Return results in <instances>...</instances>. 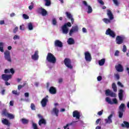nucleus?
Segmentation results:
<instances>
[{"label": "nucleus", "instance_id": "nucleus-20", "mask_svg": "<svg viewBox=\"0 0 129 129\" xmlns=\"http://www.w3.org/2000/svg\"><path fill=\"white\" fill-rule=\"evenodd\" d=\"M2 122L3 123V124L7 125V126H10L11 125V122H10V121H9V120H8L7 118H4L2 120Z\"/></svg>", "mask_w": 129, "mask_h": 129}, {"label": "nucleus", "instance_id": "nucleus-13", "mask_svg": "<svg viewBox=\"0 0 129 129\" xmlns=\"http://www.w3.org/2000/svg\"><path fill=\"white\" fill-rule=\"evenodd\" d=\"M116 43L118 45L122 44L123 43V38L119 35L117 36L116 37Z\"/></svg>", "mask_w": 129, "mask_h": 129}, {"label": "nucleus", "instance_id": "nucleus-42", "mask_svg": "<svg viewBox=\"0 0 129 129\" xmlns=\"http://www.w3.org/2000/svg\"><path fill=\"white\" fill-rule=\"evenodd\" d=\"M25 85H26V84H23V85H18V90H21V89H22V88H23V87H24L25 86Z\"/></svg>", "mask_w": 129, "mask_h": 129}, {"label": "nucleus", "instance_id": "nucleus-31", "mask_svg": "<svg viewBox=\"0 0 129 129\" xmlns=\"http://www.w3.org/2000/svg\"><path fill=\"white\" fill-rule=\"evenodd\" d=\"M45 2V6L46 7H50L51 6V1L50 0H44Z\"/></svg>", "mask_w": 129, "mask_h": 129}, {"label": "nucleus", "instance_id": "nucleus-17", "mask_svg": "<svg viewBox=\"0 0 129 129\" xmlns=\"http://www.w3.org/2000/svg\"><path fill=\"white\" fill-rule=\"evenodd\" d=\"M113 116V114H111L108 116V118L105 119V123H111L112 122V120L111 118Z\"/></svg>", "mask_w": 129, "mask_h": 129}, {"label": "nucleus", "instance_id": "nucleus-6", "mask_svg": "<svg viewBox=\"0 0 129 129\" xmlns=\"http://www.w3.org/2000/svg\"><path fill=\"white\" fill-rule=\"evenodd\" d=\"M78 31H79V27L77 25L73 26L69 32L70 36H72L74 33H78Z\"/></svg>", "mask_w": 129, "mask_h": 129}, {"label": "nucleus", "instance_id": "nucleus-36", "mask_svg": "<svg viewBox=\"0 0 129 129\" xmlns=\"http://www.w3.org/2000/svg\"><path fill=\"white\" fill-rule=\"evenodd\" d=\"M52 24L53 26H56L57 25V20L56 18H53L52 20Z\"/></svg>", "mask_w": 129, "mask_h": 129}, {"label": "nucleus", "instance_id": "nucleus-33", "mask_svg": "<svg viewBox=\"0 0 129 129\" xmlns=\"http://www.w3.org/2000/svg\"><path fill=\"white\" fill-rule=\"evenodd\" d=\"M28 27L29 30H30V31H32V30L33 29V23H32V22L28 23Z\"/></svg>", "mask_w": 129, "mask_h": 129}, {"label": "nucleus", "instance_id": "nucleus-53", "mask_svg": "<svg viewBox=\"0 0 129 129\" xmlns=\"http://www.w3.org/2000/svg\"><path fill=\"white\" fill-rule=\"evenodd\" d=\"M102 113H103V110H102L101 111H99L97 114L98 115H102Z\"/></svg>", "mask_w": 129, "mask_h": 129}, {"label": "nucleus", "instance_id": "nucleus-56", "mask_svg": "<svg viewBox=\"0 0 129 129\" xmlns=\"http://www.w3.org/2000/svg\"><path fill=\"white\" fill-rule=\"evenodd\" d=\"M10 73H12V74H15V70H14V69H11L10 70Z\"/></svg>", "mask_w": 129, "mask_h": 129}, {"label": "nucleus", "instance_id": "nucleus-45", "mask_svg": "<svg viewBox=\"0 0 129 129\" xmlns=\"http://www.w3.org/2000/svg\"><path fill=\"white\" fill-rule=\"evenodd\" d=\"M19 30V28L18 27H15L13 30V33L14 34H16L18 32V30Z\"/></svg>", "mask_w": 129, "mask_h": 129}, {"label": "nucleus", "instance_id": "nucleus-9", "mask_svg": "<svg viewBox=\"0 0 129 129\" xmlns=\"http://www.w3.org/2000/svg\"><path fill=\"white\" fill-rule=\"evenodd\" d=\"M49 96H46L45 97L43 98L42 100L40 102V103L41 104V106L42 107H45V106H47V103H48V98Z\"/></svg>", "mask_w": 129, "mask_h": 129}, {"label": "nucleus", "instance_id": "nucleus-57", "mask_svg": "<svg viewBox=\"0 0 129 129\" xmlns=\"http://www.w3.org/2000/svg\"><path fill=\"white\" fill-rule=\"evenodd\" d=\"M82 31L83 33H87V30L85 27L82 28Z\"/></svg>", "mask_w": 129, "mask_h": 129}, {"label": "nucleus", "instance_id": "nucleus-63", "mask_svg": "<svg viewBox=\"0 0 129 129\" xmlns=\"http://www.w3.org/2000/svg\"><path fill=\"white\" fill-rule=\"evenodd\" d=\"M63 82V79L60 78L58 79V83H62Z\"/></svg>", "mask_w": 129, "mask_h": 129}, {"label": "nucleus", "instance_id": "nucleus-39", "mask_svg": "<svg viewBox=\"0 0 129 129\" xmlns=\"http://www.w3.org/2000/svg\"><path fill=\"white\" fill-rule=\"evenodd\" d=\"M30 107L32 110H36V106L34 103H31Z\"/></svg>", "mask_w": 129, "mask_h": 129}, {"label": "nucleus", "instance_id": "nucleus-22", "mask_svg": "<svg viewBox=\"0 0 129 129\" xmlns=\"http://www.w3.org/2000/svg\"><path fill=\"white\" fill-rule=\"evenodd\" d=\"M118 97H119V100L120 101L122 100V99L123 98V90H122V89H120L119 91Z\"/></svg>", "mask_w": 129, "mask_h": 129}, {"label": "nucleus", "instance_id": "nucleus-14", "mask_svg": "<svg viewBox=\"0 0 129 129\" xmlns=\"http://www.w3.org/2000/svg\"><path fill=\"white\" fill-rule=\"evenodd\" d=\"M55 47H59V48H62L63 47V43L61 41L59 40H56L54 42Z\"/></svg>", "mask_w": 129, "mask_h": 129}, {"label": "nucleus", "instance_id": "nucleus-35", "mask_svg": "<svg viewBox=\"0 0 129 129\" xmlns=\"http://www.w3.org/2000/svg\"><path fill=\"white\" fill-rule=\"evenodd\" d=\"M88 11H87V13L88 14H91V13H92V8H91V6H88Z\"/></svg>", "mask_w": 129, "mask_h": 129}, {"label": "nucleus", "instance_id": "nucleus-27", "mask_svg": "<svg viewBox=\"0 0 129 129\" xmlns=\"http://www.w3.org/2000/svg\"><path fill=\"white\" fill-rule=\"evenodd\" d=\"M52 111L55 113L56 116H58L59 114V109H57V108L54 107L52 109Z\"/></svg>", "mask_w": 129, "mask_h": 129}, {"label": "nucleus", "instance_id": "nucleus-2", "mask_svg": "<svg viewBox=\"0 0 129 129\" xmlns=\"http://www.w3.org/2000/svg\"><path fill=\"white\" fill-rule=\"evenodd\" d=\"M46 60L49 63H52V64H55L56 63V57L53 54L50 52L47 53L46 56Z\"/></svg>", "mask_w": 129, "mask_h": 129}, {"label": "nucleus", "instance_id": "nucleus-21", "mask_svg": "<svg viewBox=\"0 0 129 129\" xmlns=\"http://www.w3.org/2000/svg\"><path fill=\"white\" fill-rule=\"evenodd\" d=\"M39 51H36L34 53V55H32L31 57L33 60H38L39 59Z\"/></svg>", "mask_w": 129, "mask_h": 129}, {"label": "nucleus", "instance_id": "nucleus-5", "mask_svg": "<svg viewBox=\"0 0 129 129\" xmlns=\"http://www.w3.org/2000/svg\"><path fill=\"white\" fill-rule=\"evenodd\" d=\"M38 118H40L39 120L38 121V124L40 126H42V124L44 125H46L47 124V121L46 119H44V117L41 114H38L37 115Z\"/></svg>", "mask_w": 129, "mask_h": 129}, {"label": "nucleus", "instance_id": "nucleus-7", "mask_svg": "<svg viewBox=\"0 0 129 129\" xmlns=\"http://www.w3.org/2000/svg\"><path fill=\"white\" fill-rule=\"evenodd\" d=\"M85 59L87 62H91L92 60V57H91V54L88 51H86L85 52Z\"/></svg>", "mask_w": 129, "mask_h": 129}, {"label": "nucleus", "instance_id": "nucleus-49", "mask_svg": "<svg viewBox=\"0 0 129 129\" xmlns=\"http://www.w3.org/2000/svg\"><path fill=\"white\" fill-rule=\"evenodd\" d=\"M23 18L25 20H28L29 19V16H27L26 14H23Z\"/></svg>", "mask_w": 129, "mask_h": 129}, {"label": "nucleus", "instance_id": "nucleus-29", "mask_svg": "<svg viewBox=\"0 0 129 129\" xmlns=\"http://www.w3.org/2000/svg\"><path fill=\"white\" fill-rule=\"evenodd\" d=\"M112 88L114 91V92H116L117 91V88L116 87V85L115 83H113L112 84Z\"/></svg>", "mask_w": 129, "mask_h": 129}, {"label": "nucleus", "instance_id": "nucleus-26", "mask_svg": "<svg viewBox=\"0 0 129 129\" xmlns=\"http://www.w3.org/2000/svg\"><path fill=\"white\" fill-rule=\"evenodd\" d=\"M9 113L8 112V110L7 109H4L2 112V115L3 116H8Z\"/></svg>", "mask_w": 129, "mask_h": 129}, {"label": "nucleus", "instance_id": "nucleus-1", "mask_svg": "<svg viewBox=\"0 0 129 129\" xmlns=\"http://www.w3.org/2000/svg\"><path fill=\"white\" fill-rule=\"evenodd\" d=\"M107 16L108 17L109 19L104 18L102 19V21L105 24H110L111 21L114 19V17L113 16L112 12L109 9L107 10Z\"/></svg>", "mask_w": 129, "mask_h": 129}, {"label": "nucleus", "instance_id": "nucleus-40", "mask_svg": "<svg viewBox=\"0 0 129 129\" xmlns=\"http://www.w3.org/2000/svg\"><path fill=\"white\" fill-rule=\"evenodd\" d=\"M12 93L15 95H20V92H18V91L17 90L12 91Z\"/></svg>", "mask_w": 129, "mask_h": 129}, {"label": "nucleus", "instance_id": "nucleus-59", "mask_svg": "<svg viewBox=\"0 0 129 129\" xmlns=\"http://www.w3.org/2000/svg\"><path fill=\"white\" fill-rule=\"evenodd\" d=\"M10 105L11 106H14V101H10Z\"/></svg>", "mask_w": 129, "mask_h": 129}, {"label": "nucleus", "instance_id": "nucleus-47", "mask_svg": "<svg viewBox=\"0 0 129 129\" xmlns=\"http://www.w3.org/2000/svg\"><path fill=\"white\" fill-rule=\"evenodd\" d=\"M113 103L114 104H117V99L116 98H114L112 99Z\"/></svg>", "mask_w": 129, "mask_h": 129}, {"label": "nucleus", "instance_id": "nucleus-30", "mask_svg": "<svg viewBox=\"0 0 129 129\" xmlns=\"http://www.w3.org/2000/svg\"><path fill=\"white\" fill-rule=\"evenodd\" d=\"M21 120L23 124H28L29 123V120L26 118H22Z\"/></svg>", "mask_w": 129, "mask_h": 129}, {"label": "nucleus", "instance_id": "nucleus-3", "mask_svg": "<svg viewBox=\"0 0 129 129\" xmlns=\"http://www.w3.org/2000/svg\"><path fill=\"white\" fill-rule=\"evenodd\" d=\"M72 25L71 24V23L69 22L67 23L64 24L61 27L63 34L67 35V34H68V31L69 30L68 27H72Z\"/></svg>", "mask_w": 129, "mask_h": 129}, {"label": "nucleus", "instance_id": "nucleus-25", "mask_svg": "<svg viewBox=\"0 0 129 129\" xmlns=\"http://www.w3.org/2000/svg\"><path fill=\"white\" fill-rule=\"evenodd\" d=\"M125 107V105L124 104L122 103L120 104V105L119 106V111H125V110L124 109V107Z\"/></svg>", "mask_w": 129, "mask_h": 129}, {"label": "nucleus", "instance_id": "nucleus-50", "mask_svg": "<svg viewBox=\"0 0 129 129\" xmlns=\"http://www.w3.org/2000/svg\"><path fill=\"white\" fill-rule=\"evenodd\" d=\"M17 39H18V40L20 39V37L18 35H15L13 37V39L14 40H17Z\"/></svg>", "mask_w": 129, "mask_h": 129}, {"label": "nucleus", "instance_id": "nucleus-18", "mask_svg": "<svg viewBox=\"0 0 129 129\" xmlns=\"http://www.w3.org/2000/svg\"><path fill=\"white\" fill-rule=\"evenodd\" d=\"M49 92L50 94H56L57 93V90L54 87H50L49 89Z\"/></svg>", "mask_w": 129, "mask_h": 129}, {"label": "nucleus", "instance_id": "nucleus-46", "mask_svg": "<svg viewBox=\"0 0 129 129\" xmlns=\"http://www.w3.org/2000/svg\"><path fill=\"white\" fill-rule=\"evenodd\" d=\"M97 1H98V3H99V4H100L102 6H104V2H103L102 0H97Z\"/></svg>", "mask_w": 129, "mask_h": 129}, {"label": "nucleus", "instance_id": "nucleus-41", "mask_svg": "<svg viewBox=\"0 0 129 129\" xmlns=\"http://www.w3.org/2000/svg\"><path fill=\"white\" fill-rule=\"evenodd\" d=\"M29 10L31 11V10H33L34 9V3L33 2L31 3V5L29 6Z\"/></svg>", "mask_w": 129, "mask_h": 129}, {"label": "nucleus", "instance_id": "nucleus-54", "mask_svg": "<svg viewBox=\"0 0 129 129\" xmlns=\"http://www.w3.org/2000/svg\"><path fill=\"white\" fill-rule=\"evenodd\" d=\"M119 54V51L118 50H116L114 53V56H118Z\"/></svg>", "mask_w": 129, "mask_h": 129}, {"label": "nucleus", "instance_id": "nucleus-37", "mask_svg": "<svg viewBox=\"0 0 129 129\" xmlns=\"http://www.w3.org/2000/svg\"><path fill=\"white\" fill-rule=\"evenodd\" d=\"M105 100L107 103H109V104H113V103L111 102V100H110V98L106 97Z\"/></svg>", "mask_w": 129, "mask_h": 129}, {"label": "nucleus", "instance_id": "nucleus-60", "mask_svg": "<svg viewBox=\"0 0 129 129\" xmlns=\"http://www.w3.org/2000/svg\"><path fill=\"white\" fill-rule=\"evenodd\" d=\"M83 4H84V5L86 7H88V6H89V5H88L87 4V2H86V1H83Z\"/></svg>", "mask_w": 129, "mask_h": 129}, {"label": "nucleus", "instance_id": "nucleus-43", "mask_svg": "<svg viewBox=\"0 0 129 129\" xmlns=\"http://www.w3.org/2000/svg\"><path fill=\"white\" fill-rule=\"evenodd\" d=\"M110 96H111V97H115L116 96V94L111 92V94H110Z\"/></svg>", "mask_w": 129, "mask_h": 129}, {"label": "nucleus", "instance_id": "nucleus-8", "mask_svg": "<svg viewBox=\"0 0 129 129\" xmlns=\"http://www.w3.org/2000/svg\"><path fill=\"white\" fill-rule=\"evenodd\" d=\"M5 58L8 62H12V59H11V52L9 50H6L4 52Z\"/></svg>", "mask_w": 129, "mask_h": 129}, {"label": "nucleus", "instance_id": "nucleus-34", "mask_svg": "<svg viewBox=\"0 0 129 129\" xmlns=\"http://www.w3.org/2000/svg\"><path fill=\"white\" fill-rule=\"evenodd\" d=\"M124 111H118V117L119 118H121L122 116H123V113Z\"/></svg>", "mask_w": 129, "mask_h": 129}, {"label": "nucleus", "instance_id": "nucleus-10", "mask_svg": "<svg viewBox=\"0 0 129 129\" xmlns=\"http://www.w3.org/2000/svg\"><path fill=\"white\" fill-rule=\"evenodd\" d=\"M106 35H107L111 37L112 38H115V33L113 31L111 30L110 28H108L105 32Z\"/></svg>", "mask_w": 129, "mask_h": 129}, {"label": "nucleus", "instance_id": "nucleus-12", "mask_svg": "<svg viewBox=\"0 0 129 129\" xmlns=\"http://www.w3.org/2000/svg\"><path fill=\"white\" fill-rule=\"evenodd\" d=\"M2 78L4 81H9L10 79H12V75L3 74Z\"/></svg>", "mask_w": 129, "mask_h": 129}, {"label": "nucleus", "instance_id": "nucleus-58", "mask_svg": "<svg viewBox=\"0 0 129 129\" xmlns=\"http://www.w3.org/2000/svg\"><path fill=\"white\" fill-rule=\"evenodd\" d=\"M100 120H101V118L97 119L96 121V124H98V123H99V121H100Z\"/></svg>", "mask_w": 129, "mask_h": 129}, {"label": "nucleus", "instance_id": "nucleus-38", "mask_svg": "<svg viewBox=\"0 0 129 129\" xmlns=\"http://www.w3.org/2000/svg\"><path fill=\"white\" fill-rule=\"evenodd\" d=\"M111 93V92L109 89H107L105 91V94L106 96H108V95L110 96Z\"/></svg>", "mask_w": 129, "mask_h": 129}, {"label": "nucleus", "instance_id": "nucleus-62", "mask_svg": "<svg viewBox=\"0 0 129 129\" xmlns=\"http://www.w3.org/2000/svg\"><path fill=\"white\" fill-rule=\"evenodd\" d=\"M0 25H5V20H1Z\"/></svg>", "mask_w": 129, "mask_h": 129}, {"label": "nucleus", "instance_id": "nucleus-64", "mask_svg": "<svg viewBox=\"0 0 129 129\" xmlns=\"http://www.w3.org/2000/svg\"><path fill=\"white\" fill-rule=\"evenodd\" d=\"M115 76L116 79H117V80H118L119 79V75H118V74H116V75H115Z\"/></svg>", "mask_w": 129, "mask_h": 129}, {"label": "nucleus", "instance_id": "nucleus-24", "mask_svg": "<svg viewBox=\"0 0 129 129\" xmlns=\"http://www.w3.org/2000/svg\"><path fill=\"white\" fill-rule=\"evenodd\" d=\"M123 123L121 124L122 127H126V128H129V122L126 121H124Z\"/></svg>", "mask_w": 129, "mask_h": 129}, {"label": "nucleus", "instance_id": "nucleus-32", "mask_svg": "<svg viewBox=\"0 0 129 129\" xmlns=\"http://www.w3.org/2000/svg\"><path fill=\"white\" fill-rule=\"evenodd\" d=\"M7 117H9V119H14V118H15V115L12 113H9L7 115Z\"/></svg>", "mask_w": 129, "mask_h": 129}, {"label": "nucleus", "instance_id": "nucleus-44", "mask_svg": "<svg viewBox=\"0 0 129 129\" xmlns=\"http://www.w3.org/2000/svg\"><path fill=\"white\" fill-rule=\"evenodd\" d=\"M126 46L125 45H123V49H122V52H123V53H125V52H126Z\"/></svg>", "mask_w": 129, "mask_h": 129}, {"label": "nucleus", "instance_id": "nucleus-28", "mask_svg": "<svg viewBox=\"0 0 129 129\" xmlns=\"http://www.w3.org/2000/svg\"><path fill=\"white\" fill-rule=\"evenodd\" d=\"M105 63V58H102L101 60H99V65L100 66H103Z\"/></svg>", "mask_w": 129, "mask_h": 129}, {"label": "nucleus", "instance_id": "nucleus-15", "mask_svg": "<svg viewBox=\"0 0 129 129\" xmlns=\"http://www.w3.org/2000/svg\"><path fill=\"white\" fill-rule=\"evenodd\" d=\"M73 117H76L77 119H80V113L77 111L75 110L73 112Z\"/></svg>", "mask_w": 129, "mask_h": 129}, {"label": "nucleus", "instance_id": "nucleus-19", "mask_svg": "<svg viewBox=\"0 0 129 129\" xmlns=\"http://www.w3.org/2000/svg\"><path fill=\"white\" fill-rule=\"evenodd\" d=\"M115 68L118 72H122V71H123V68L122 67V66L119 63L118 64V65L115 66Z\"/></svg>", "mask_w": 129, "mask_h": 129}, {"label": "nucleus", "instance_id": "nucleus-48", "mask_svg": "<svg viewBox=\"0 0 129 129\" xmlns=\"http://www.w3.org/2000/svg\"><path fill=\"white\" fill-rule=\"evenodd\" d=\"M97 79L98 81H101V80H102V77L101 76H99Z\"/></svg>", "mask_w": 129, "mask_h": 129}, {"label": "nucleus", "instance_id": "nucleus-51", "mask_svg": "<svg viewBox=\"0 0 129 129\" xmlns=\"http://www.w3.org/2000/svg\"><path fill=\"white\" fill-rule=\"evenodd\" d=\"M115 6H118V2L117 0H112Z\"/></svg>", "mask_w": 129, "mask_h": 129}, {"label": "nucleus", "instance_id": "nucleus-4", "mask_svg": "<svg viewBox=\"0 0 129 129\" xmlns=\"http://www.w3.org/2000/svg\"><path fill=\"white\" fill-rule=\"evenodd\" d=\"M64 64L67 67V68H69V69H73V66H72V61H71V59L69 58H66L64 59Z\"/></svg>", "mask_w": 129, "mask_h": 129}, {"label": "nucleus", "instance_id": "nucleus-16", "mask_svg": "<svg viewBox=\"0 0 129 129\" xmlns=\"http://www.w3.org/2000/svg\"><path fill=\"white\" fill-rule=\"evenodd\" d=\"M66 15L67 16V18L71 20L72 24H73V23H74V19L72 17V15L68 12H66Z\"/></svg>", "mask_w": 129, "mask_h": 129}, {"label": "nucleus", "instance_id": "nucleus-55", "mask_svg": "<svg viewBox=\"0 0 129 129\" xmlns=\"http://www.w3.org/2000/svg\"><path fill=\"white\" fill-rule=\"evenodd\" d=\"M117 84L119 86H120V87H123V85L120 83V82H118Z\"/></svg>", "mask_w": 129, "mask_h": 129}, {"label": "nucleus", "instance_id": "nucleus-52", "mask_svg": "<svg viewBox=\"0 0 129 129\" xmlns=\"http://www.w3.org/2000/svg\"><path fill=\"white\" fill-rule=\"evenodd\" d=\"M4 72L6 74H8L9 73H10V70H9V69H5Z\"/></svg>", "mask_w": 129, "mask_h": 129}, {"label": "nucleus", "instance_id": "nucleus-23", "mask_svg": "<svg viewBox=\"0 0 129 129\" xmlns=\"http://www.w3.org/2000/svg\"><path fill=\"white\" fill-rule=\"evenodd\" d=\"M67 42L69 45H74V44H75V41L71 37L68 39Z\"/></svg>", "mask_w": 129, "mask_h": 129}, {"label": "nucleus", "instance_id": "nucleus-61", "mask_svg": "<svg viewBox=\"0 0 129 129\" xmlns=\"http://www.w3.org/2000/svg\"><path fill=\"white\" fill-rule=\"evenodd\" d=\"M24 95L25 97H29L30 94H29V93H25Z\"/></svg>", "mask_w": 129, "mask_h": 129}, {"label": "nucleus", "instance_id": "nucleus-11", "mask_svg": "<svg viewBox=\"0 0 129 129\" xmlns=\"http://www.w3.org/2000/svg\"><path fill=\"white\" fill-rule=\"evenodd\" d=\"M37 13H40L41 12V14L43 17H45V16H47L48 15V12L45 9L40 8H38V9L37 10Z\"/></svg>", "mask_w": 129, "mask_h": 129}]
</instances>
